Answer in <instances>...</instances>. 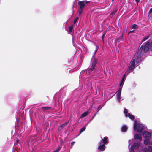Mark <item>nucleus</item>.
<instances>
[{"mask_svg": "<svg viewBox=\"0 0 152 152\" xmlns=\"http://www.w3.org/2000/svg\"><path fill=\"white\" fill-rule=\"evenodd\" d=\"M135 148H134L132 146H131V147L130 149V152H132L133 151H134V149Z\"/></svg>", "mask_w": 152, "mask_h": 152, "instance_id": "obj_31", "label": "nucleus"}, {"mask_svg": "<svg viewBox=\"0 0 152 152\" xmlns=\"http://www.w3.org/2000/svg\"><path fill=\"white\" fill-rule=\"evenodd\" d=\"M150 49L151 51H152V41L150 43Z\"/></svg>", "mask_w": 152, "mask_h": 152, "instance_id": "obj_38", "label": "nucleus"}, {"mask_svg": "<svg viewBox=\"0 0 152 152\" xmlns=\"http://www.w3.org/2000/svg\"><path fill=\"white\" fill-rule=\"evenodd\" d=\"M132 28H134L137 29L138 28V26L136 24H134L132 25Z\"/></svg>", "mask_w": 152, "mask_h": 152, "instance_id": "obj_27", "label": "nucleus"}, {"mask_svg": "<svg viewBox=\"0 0 152 152\" xmlns=\"http://www.w3.org/2000/svg\"><path fill=\"white\" fill-rule=\"evenodd\" d=\"M150 44V42L149 41H147L145 43L143 44V45L141 46L139 51L140 53L142 52L145 53L148 52L149 49Z\"/></svg>", "mask_w": 152, "mask_h": 152, "instance_id": "obj_1", "label": "nucleus"}, {"mask_svg": "<svg viewBox=\"0 0 152 152\" xmlns=\"http://www.w3.org/2000/svg\"><path fill=\"white\" fill-rule=\"evenodd\" d=\"M148 149L149 152H152V147L150 146H148Z\"/></svg>", "mask_w": 152, "mask_h": 152, "instance_id": "obj_25", "label": "nucleus"}, {"mask_svg": "<svg viewBox=\"0 0 152 152\" xmlns=\"http://www.w3.org/2000/svg\"><path fill=\"white\" fill-rule=\"evenodd\" d=\"M105 146L104 144H100L98 147V149L100 151H103L105 149Z\"/></svg>", "mask_w": 152, "mask_h": 152, "instance_id": "obj_7", "label": "nucleus"}, {"mask_svg": "<svg viewBox=\"0 0 152 152\" xmlns=\"http://www.w3.org/2000/svg\"><path fill=\"white\" fill-rule=\"evenodd\" d=\"M149 36H148L146 37H144L142 41V42H143L148 39L149 38Z\"/></svg>", "mask_w": 152, "mask_h": 152, "instance_id": "obj_21", "label": "nucleus"}, {"mask_svg": "<svg viewBox=\"0 0 152 152\" xmlns=\"http://www.w3.org/2000/svg\"><path fill=\"white\" fill-rule=\"evenodd\" d=\"M135 68V60L132 59L130 64H129L127 70L125 72V74H128L130 72V71H132Z\"/></svg>", "mask_w": 152, "mask_h": 152, "instance_id": "obj_3", "label": "nucleus"}, {"mask_svg": "<svg viewBox=\"0 0 152 152\" xmlns=\"http://www.w3.org/2000/svg\"><path fill=\"white\" fill-rule=\"evenodd\" d=\"M83 9H80L78 11L79 15H80L83 12Z\"/></svg>", "mask_w": 152, "mask_h": 152, "instance_id": "obj_32", "label": "nucleus"}, {"mask_svg": "<svg viewBox=\"0 0 152 152\" xmlns=\"http://www.w3.org/2000/svg\"><path fill=\"white\" fill-rule=\"evenodd\" d=\"M136 2L138 3L140 2V0H135Z\"/></svg>", "mask_w": 152, "mask_h": 152, "instance_id": "obj_44", "label": "nucleus"}, {"mask_svg": "<svg viewBox=\"0 0 152 152\" xmlns=\"http://www.w3.org/2000/svg\"><path fill=\"white\" fill-rule=\"evenodd\" d=\"M143 152H149L147 148H144L143 149Z\"/></svg>", "mask_w": 152, "mask_h": 152, "instance_id": "obj_33", "label": "nucleus"}, {"mask_svg": "<svg viewBox=\"0 0 152 152\" xmlns=\"http://www.w3.org/2000/svg\"><path fill=\"white\" fill-rule=\"evenodd\" d=\"M127 127L125 125H124L121 128V131L122 132H125L127 131Z\"/></svg>", "mask_w": 152, "mask_h": 152, "instance_id": "obj_14", "label": "nucleus"}, {"mask_svg": "<svg viewBox=\"0 0 152 152\" xmlns=\"http://www.w3.org/2000/svg\"><path fill=\"white\" fill-rule=\"evenodd\" d=\"M151 13H152V8H151L150 9L149 12V14Z\"/></svg>", "mask_w": 152, "mask_h": 152, "instance_id": "obj_41", "label": "nucleus"}, {"mask_svg": "<svg viewBox=\"0 0 152 152\" xmlns=\"http://www.w3.org/2000/svg\"><path fill=\"white\" fill-rule=\"evenodd\" d=\"M142 136L146 139L150 140L151 136V134L147 131H144L142 133Z\"/></svg>", "mask_w": 152, "mask_h": 152, "instance_id": "obj_5", "label": "nucleus"}, {"mask_svg": "<svg viewBox=\"0 0 152 152\" xmlns=\"http://www.w3.org/2000/svg\"><path fill=\"white\" fill-rule=\"evenodd\" d=\"M144 129V126L141 124H137L136 121H134V130L137 129V131L140 132H142Z\"/></svg>", "mask_w": 152, "mask_h": 152, "instance_id": "obj_2", "label": "nucleus"}, {"mask_svg": "<svg viewBox=\"0 0 152 152\" xmlns=\"http://www.w3.org/2000/svg\"><path fill=\"white\" fill-rule=\"evenodd\" d=\"M89 113L88 111L84 112L81 115V118H83L86 116Z\"/></svg>", "mask_w": 152, "mask_h": 152, "instance_id": "obj_13", "label": "nucleus"}, {"mask_svg": "<svg viewBox=\"0 0 152 152\" xmlns=\"http://www.w3.org/2000/svg\"><path fill=\"white\" fill-rule=\"evenodd\" d=\"M134 148H138L139 147V144L137 143H135L132 146Z\"/></svg>", "mask_w": 152, "mask_h": 152, "instance_id": "obj_16", "label": "nucleus"}, {"mask_svg": "<svg viewBox=\"0 0 152 152\" xmlns=\"http://www.w3.org/2000/svg\"><path fill=\"white\" fill-rule=\"evenodd\" d=\"M102 107L101 106H99V107H98V108L97 110V112H99V111L102 108Z\"/></svg>", "mask_w": 152, "mask_h": 152, "instance_id": "obj_34", "label": "nucleus"}, {"mask_svg": "<svg viewBox=\"0 0 152 152\" xmlns=\"http://www.w3.org/2000/svg\"><path fill=\"white\" fill-rule=\"evenodd\" d=\"M97 63V59L96 58H95L94 61L93 62L92 64V66L90 68H88L86 70V73L88 74H89L91 72L93 71L94 69L96 64Z\"/></svg>", "mask_w": 152, "mask_h": 152, "instance_id": "obj_4", "label": "nucleus"}, {"mask_svg": "<svg viewBox=\"0 0 152 152\" xmlns=\"http://www.w3.org/2000/svg\"><path fill=\"white\" fill-rule=\"evenodd\" d=\"M73 29V25L70 26L69 28V32H71Z\"/></svg>", "mask_w": 152, "mask_h": 152, "instance_id": "obj_18", "label": "nucleus"}, {"mask_svg": "<svg viewBox=\"0 0 152 152\" xmlns=\"http://www.w3.org/2000/svg\"><path fill=\"white\" fill-rule=\"evenodd\" d=\"M105 33H106L105 32H104L103 33L102 35V36L101 38H102V41H103V42H104V36L105 35Z\"/></svg>", "mask_w": 152, "mask_h": 152, "instance_id": "obj_24", "label": "nucleus"}, {"mask_svg": "<svg viewBox=\"0 0 152 152\" xmlns=\"http://www.w3.org/2000/svg\"><path fill=\"white\" fill-rule=\"evenodd\" d=\"M141 58V56H137V62H139L140 61V60H138V59L140 58Z\"/></svg>", "mask_w": 152, "mask_h": 152, "instance_id": "obj_28", "label": "nucleus"}, {"mask_svg": "<svg viewBox=\"0 0 152 152\" xmlns=\"http://www.w3.org/2000/svg\"><path fill=\"white\" fill-rule=\"evenodd\" d=\"M117 99L118 100L119 102L120 103V102L121 99V96H117Z\"/></svg>", "mask_w": 152, "mask_h": 152, "instance_id": "obj_29", "label": "nucleus"}, {"mask_svg": "<svg viewBox=\"0 0 152 152\" xmlns=\"http://www.w3.org/2000/svg\"><path fill=\"white\" fill-rule=\"evenodd\" d=\"M134 30H133V31H129V33H130L131 32H134Z\"/></svg>", "mask_w": 152, "mask_h": 152, "instance_id": "obj_45", "label": "nucleus"}, {"mask_svg": "<svg viewBox=\"0 0 152 152\" xmlns=\"http://www.w3.org/2000/svg\"><path fill=\"white\" fill-rule=\"evenodd\" d=\"M97 113V112H96V113L94 115V116L93 117L92 119V120L94 118V117H95V116H96V114Z\"/></svg>", "mask_w": 152, "mask_h": 152, "instance_id": "obj_43", "label": "nucleus"}, {"mask_svg": "<svg viewBox=\"0 0 152 152\" xmlns=\"http://www.w3.org/2000/svg\"><path fill=\"white\" fill-rule=\"evenodd\" d=\"M75 141H73V142H71V148H72V146H73V145H74V144L75 143Z\"/></svg>", "mask_w": 152, "mask_h": 152, "instance_id": "obj_39", "label": "nucleus"}, {"mask_svg": "<svg viewBox=\"0 0 152 152\" xmlns=\"http://www.w3.org/2000/svg\"><path fill=\"white\" fill-rule=\"evenodd\" d=\"M108 139V137H104L103 139H102V143L103 144H107L108 143V141L107 140V139Z\"/></svg>", "mask_w": 152, "mask_h": 152, "instance_id": "obj_10", "label": "nucleus"}, {"mask_svg": "<svg viewBox=\"0 0 152 152\" xmlns=\"http://www.w3.org/2000/svg\"><path fill=\"white\" fill-rule=\"evenodd\" d=\"M149 140L146 139L144 140V142L145 144L148 145L149 143Z\"/></svg>", "mask_w": 152, "mask_h": 152, "instance_id": "obj_23", "label": "nucleus"}, {"mask_svg": "<svg viewBox=\"0 0 152 152\" xmlns=\"http://www.w3.org/2000/svg\"><path fill=\"white\" fill-rule=\"evenodd\" d=\"M78 4L80 9H83L86 6V4L84 3V1H78Z\"/></svg>", "mask_w": 152, "mask_h": 152, "instance_id": "obj_6", "label": "nucleus"}, {"mask_svg": "<svg viewBox=\"0 0 152 152\" xmlns=\"http://www.w3.org/2000/svg\"><path fill=\"white\" fill-rule=\"evenodd\" d=\"M124 113L125 114L126 116H127L128 114L129 113H128L127 110L126 108H124Z\"/></svg>", "mask_w": 152, "mask_h": 152, "instance_id": "obj_20", "label": "nucleus"}, {"mask_svg": "<svg viewBox=\"0 0 152 152\" xmlns=\"http://www.w3.org/2000/svg\"><path fill=\"white\" fill-rule=\"evenodd\" d=\"M135 152V151H133L132 152Z\"/></svg>", "mask_w": 152, "mask_h": 152, "instance_id": "obj_46", "label": "nucleus"}, {"mask_svg": "<svg viewBox=\"0 0 152 152\" xmlns=\"http://www.w3.org/2000/svg\"><path fill=\"white\" fill-rule=\"evenodd\" d=\"M69 122V121H68L62 124L58 128V130L59 131H60L61 130V129L64 128L65 126H67Z\"/></svg>", "mask_w": 152, "mask_h": 152, "instance_id": "obj_8", "label": "nucleus"}, {"mask_svg": "<svg viewBox=\"0 0 152 152\" xmlns=\"http://www.w3.org/2000/svg\"><path fill=\"white\" fill-rule=\"evenodd\" d=\"M19 142V140H16V142H15V145H17L18 144V143Z\"/></svg>", "mask_w": 152, "mask_h": 152, "instance_id": "obj_37", "label": "nucleus"}, {"mask_svg": "<svg viewBox=\"0 0 152 152\" xmlns=\"http://www.w3.org/2000/svg\"><path fill=\"white\" fill-rule=\"evenodd\" d=\"M134 138L135 139L139 140L140 141L142 140V137L140 134H135L134 135Z\"/></svg>", "mask_w": 152, "mask_h": 152, "instance_id": "obj_9", "label": "nucleus"}, {"mask_svg": "<svg viewBox=\"0 0 152 152\" xmlns=\"http://www.w3.org/2000/svg\"><path fill=\"white\" fill-rule=\"evenodd\" d=\"M114 0H112V1H114Z\"/></svg>", "mask_w": 152, "mask_h": 152, "instance_id": "obj_47", "label": "nucleus"}, {"mask_svg": "<svg viewBox=\"0 0 152 152\" xmlns=\"http://www.w3.org/2000/svg\"><path fill=\"white\" fill-rule=\"evenodd\" d=\"M124 77H123V78L121 80V81L120 84V86H122H122L123 85L124 82Z\"/></svg>", "mask_w": 152, "mask_h": 152, "instance_id": "obj_22", "label": "nucleus"}, {"mask_svg": "<svg viewBox=\"0 0 152 152\" xmlns=\"http://www.w3.org/2000/svg\"><path fill=\"white\" fill-rule=\"evenodd\" d=\"M86 128L85 127H83L80 130V133H81L83 131H84L86 129Z\"/></svg>", "mask_w": 152, "mask_h": 152, "instance_id": "obj_26", "label": "nucleus"}, {"mask_svg": "<svg viewBox=\"0 0 152 152\" xmlns=\"http://www.w3.org/2000/svg\"><path fill=\"white\" fill-rule=\"evenodd\" d=\"M97 113V112H96V113L94 115V116L93 117L92 119V120L94 118V117H95V116H96V114Z\"/></svg>", "mask_w": 152, "mask_h": 152, "instance_id": "obj_42", "label": "nucleus"}, {"mask_svg": "<svg viewBox=\"0 0 152 152\" xmlns=\"http://www.w3.org/2000/svg\"><path fill=\"white\" fill-rule=\"evenodd\" d=\"M78 17H77L74 20L73 24H75V23H76L77 20H78Z\"/></svg>", "mask_w": 152, "mask_h": 152, "instance_id": "obj_35", "label": "nucleus"}, {"mask_svg": "<svg viewBox=\"0 0 152 152\" xmlns=\"http://www.w3.org/2000/svg\"><path fill=\"white\" fill-rule=\"evenodd\" d=\"M122 88V87L121 88H119L118 89V91L117 92V96H121Z\"/></svg>", "mask_w": 152, "mask_h": 152, "instance_id": "obj_17", "label": "nucleus"}, {"mask_svg": "<svg viewBox=\"0 0 152 152\" xmlns=\"http://www.w3.org/2000/svg\"><path fill=\"white\" fill-rule=\"evenodd\" d=\"M84 3H86V4H88L89 2H90V1H84Z\"/></svg>", "mask_w": 152, "mask_h": 152, "instance_id": "obj_40", "label": "nucleus"}, {"mask_svg": "<svg viewBox=\"0 0 152 152\" xmlns=\"http://www.w3.org/2000/svg\"><path fill=\"white\" fill-rule=\"evenodd\" d=\"M42 108L43 109L44 111H46L47 110H48L49 109H50L51 108L50 107H42Z\"/></svg>", "mask_w": 152, "mask_h": 152, "instance_id": "obj_15", "label": "nucleus"}, {"mask_svg": "<svg viewBox=\"0 0 152 152\" xmlns=\"http://www.w3.org/2000/svg\"><path fill=\"white\" fill-rule=\"evenodd\" d=\"M60 149V147L56 149L53 152H58Z\"/></svg>", "mask_w": 152, "mask_h": 152, "instance_id": "obj_30", "label": "nucleus"}, {"mask_svg": "<svg viewBox=\"0 0 152 152\" xmlns=\"http://www.w3.org/2000/svg\"><path fill=\"white\" fill-rule=\"evenodd\" d=\"M126 117H128L130 119L134 120L135 119L134 116L130 114V113L128 114V115H127Z\"/></svg>", "mask_w": 152, "mask_h": 152, "instance_id": "obj_11", "label": "nucleus"}, {"mask_svg": "<svg viewBox=\"0 0 152 152\" xmlns=\"http://www.w3.org/2000/svg\"><path fill=\"white\" fill-rule=\"evenodd\" d=\"M118 10L117 8L115 9L111 13L110 15H114L117 12Z\"/></svg>", "mask_w": 152, "mask_h": 152, "instance_id": "obj_19", "label": "nucleus"}, {"mask_svg": "<svg viewBox=\"0 0 152 152\" xmlns=\"http://www.w3.org/2000/svg\"><path fill=\"white\" fill-rule=\"evenodd\" d=\"M95 46H96V49H95V53H96L97 51L99 49V47H98V46H96V44H95Z\"/></svg>", "mask_w": 152, "mask_h": 152, "instance_id": "obj_36", "label": "nucleus"}, {"mask_svg": "<svg viewBox=\"0 0 152 152\" xmlns=\"http://www.w3.org/2000/svg\"><path fill=\"white\" fill-rule=\"evenodd\" d=\"M123 38V34L120 36L118 38H117L115 40V41L117 42H119Z\"/></svg>", "mask_w": 152, "mask_h": 152, "instance_id": "obj_12", "label": "nucleus"}]
</instances>
